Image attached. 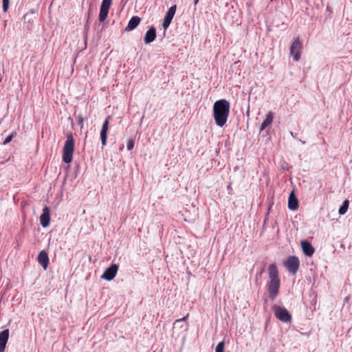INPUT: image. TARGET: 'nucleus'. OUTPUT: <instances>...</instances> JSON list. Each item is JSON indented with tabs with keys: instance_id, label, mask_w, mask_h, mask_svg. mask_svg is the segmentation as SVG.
<instances>
[{
	"instance_id": "nucleus-10",
	"label": "nucleus",
	"mask_w": 352,
	"mask_h": 352,
	"mask_svg": "<svg viewBox=\"0 0 352 352\" xmlns=\"http://www.w3.org/2000/svg\"><path fill=\"white\" fill-rule=\"evenodd\" d=\"M176 10V5H173L168 10L167 12L166 13L162 23V26L165 30L167 29L171 23L174 15L175 14Z\"/></svg>"
},
{
	"instance_id": "nucleus-3",
	"label": "nucleus",
	"mask_w": 352,
	"mask_h": 352,
	"mask_svg": "<svg viewBox=\"0 0 352 352\" xmlns=\"http://www.w3.org/2000/svg\"><path fill=\"white\" fill-rule=\"evenodd\" d=\"M75 140L72 133L67 134V140L63 146V161L69 164L73 159Z\"/></svg>"
},
{
	"instance_id": "nucleus-26",
	"label": "nucleus",
	"mask_w": 352,
	"mask_h": 352,
	"mask_svg": "<svg viewBox=\"0 0 352 352\" xmlns=\"http://www.w3.org/2000/svg\"><path fill=\"white\" fill-rule=\"evenodd\" d=\"M187 317H188V315H187L186 316L183 317V318H181V319L176 320H175V323L180 322H182V321H184V320H186Z\"/></svg>"
},
{
	"instance_id": "nucleus-14",
	"label": "nucleus",
	"mask_w": 352,
	"mask_h": 352,
	"mask_svg": "<svg viewBox=\"0 0 352 352\" xmlns=\"http://www.w3.org/2000/svg\"><path fill=\"white\" fill-rule=\"evenodd\" d=\"M156 38V29L155 27H151L146 32L144 41L146 44L153 42Z\"/></svg>"
},
{
	"instance_id": "nucleus-8",
	"label": "nucleus",
	"mask_w": 352,
	"mask_h": 352,
	"mask_svg": "<svg viewBox=\"0 0 352 352\" xmlns=\"http://www.w3.org/2000/svg\"><path fill=\"white\" fill-rule=\"evenodd\" d=\"M118 267L119 266L118 264H111L105 270L103 274L101 276V278L107 280H113L116 276Z\"/></svg>"
},
{
	"instance_id": "nucleus-11",
	"label": "nucleus",
	"mask_w": 352,
	"mask_h": 352,
	"mask_svg": "<svg viewBox=\"0 0 352 352\" xmlns=\"http://www.w3.org/2000/svg\"><path fill=\"white\" fill-rule=\"evenodd\" d=\"M50 223V210L49 207L45 206L40 217V223L43 228L49 226Z\"/></svg>"
},
{
	"instance_id": "nucleus-23",
	"label": "nucleus",
	"mask_w": 352,
	"mask_h": 352,
	"mask_svg": "<svg viewBox=\"0 0 352 352\" xmlns=\"http://www.w3.org/2000/svg\"><path fill=\"white\" fill-rule=\"evenodd\" d=\"M134 144H135V140L134 139H129L127 142V144H126V148H127V150L130 151L131 149H133V148L134 147Z\"/></svg>"
},
{
	"instance_id": "nucleus-13",
	"label": "nucleus",
	"mask_w": 352,
	"mask_h": 352,
	"mask_svg": "<svg viewBox=\"0 0 352 352\" xmlns=\"http://www.w3.org/2000/svg\"><path fill=\"white\" fill-rule=\"evenodd\" d=\"M9 329H6L0 332V352H4L9 338Z\"/></svg>"
},
{
	"instance_id": "nucleus-9",
	"label": "nucleus",
	"mask_w": 352,
	"mask_h": 352,
	"mask_svg": "<svg viewBox=\"0 0 352 352\" xmlns=\"http://www.w3.org/2000/svg\"><path fill=\"white\" fill-rule=\"evenodd\" d=\"M110 118H111L110 116L107 117L105 120L103 122L102 129L100 131V140H101L102 146H104L107 144Z\"/></svg>"
},
{
	"instance_id": "nucleus-29",
	"label": "nucleus",
	"mask_w": 352,
	"mask_h": 352,
	"mask_svg": "<svg viewBox=\"0 0 352 352\" xmlns=\"http://www.w3.org/2000/svg\"><path fill=\"white\" fill-rule=\"evenodd\" d=\"M227 189H228V190H229L230 189H232V188H231V185H228V186H227Z\"/></svg>"
},
{
	"instance_id": "nucleus-18",
	"label": "nucleus",
	"mask_w": 352,
	"mask_h": 352,
	"mask_svg": "<svg viewBox=\"0 0 352 352\" xmlns=\"http://www.w3.org/2000/svg\"><path fill=\"white\" fill-rule=\"evenodd\" d=\"M274 119V113L272 111L268 112L266 118L263 120L262 122L261 127H260V131H262L265 130L267 127L271 125L272 121Z\"/></svg>"
},
{
	"instance_id": "nucleus-27",
	"label": "nucleus",
	"mask_w": 352,
	"mask_h": 352,
	"mask_svg": "<svg viewBox=\"0 0 352 352\" xmlns=\"http://www.w3.org/2000/svg\"><path fill=\"white\" fill-rule=\"evenodd\" d=\"M263 272H264V267H263L261 270V271L256 274V276H261L262 275V274L263 273Z\"/></svg>"
},
{
	"instance_id": "nucleus-6",
	"label": "nucleus",
	"mask_w": 352,
	"mask_h": 352,
	"mask_svg": "<svg viewBox=\"0 0 352 352\" xmlns=\"http://www.w3.org/2000/svg\"><path fill=\"white\" fill-rule=\"evenodd\" d=\"M302 48V43L300 42L299 38H296L292 43L289 48L290 55L292 56L294 61L297 62L300 60Z\"/></svg>"
},
{
	"instance_id": "nucleus-28",
	"label": "nucleus",
	"mask_w": 352,
	"mask_h": 352,
	"mask_svg": "<svg viewBox=\"0 0 352 352\" xmlns=\"http://www.w3.org/2000/svg\"><path fill=\"white\" fill-rule=\"evenodd\" d=\"M199 0H194V6H196V5L198 3Z\"/></svg>"
},
{
	"instance_id": "nucleus-7",
	"label": "nucleus",
	"mask_w": 352,
	"mask_h": 352,
	"mask_svg": "<svg viewBox=\"0 0 352 352\" xmlns=\"http://www.w3.org/2000/svg\"><path fill=\"white\" fill-rule=\"evenodd\" d=\"M111 4L112 0H102L98 17L100 22H103L106 20Z\"/></svg>"
},
{
	"instance_id": "nucleus-1",
	"label": "nucleus",
	"mask_w": 352,
	"mask_h": 352,
	"mask_svg": "<svg viewBox=\"0 0 352 352\" xmlns=\"http://www.w3.org/2000/svg\"><path fill=\"white\" fill-rule=\"evenodd\" d=\"M230 103L226 99L217 100L213 104V116L215 124L223 127L227 122L230 113Z\"/></svg>"
},
{
	"instance_id": "nucleus-22",
	"label": "nucleus",
	"mask_w": 352,
	"mask_h": 352,
	"mask_svg": "<svg viewBox=\"0 0 352 352\" xmlns=\"http://www.w3.org/2000/svg\"><path fill=\"white\" fill-rule=\"evenodd\" d=\"M75 118L76 119L77 123L79 126H80V128L82 129L83 127V118L80 115H76L74 114Z\"/></svg>"
},
{
	"instance_id": "nucleus-4",
	"label": "nucleus",
	"mask_w": 352,
	"mask_h": 352,
	"mask_svg": "<svg viewBox=\"0 0 352 352\" xmlns=\"http://www.w3.org/2000/svg\"><path fill=\"white\" fill-rule=\"evenodd\" d=\"M272 310L274 313L275 316L283 322H291L292 315L289 312L283 307H280L277 305H274L272 307Z\"/></svg>"
},
{
	"instance_id": "nucleus-5",
	"label": "nucleus",
	"mask_w": 352,
	"mask_h": 352,
	"mask_svg": "<svg viewBox=\"0 0 352 352\" xmlns=\"http://www.w3.org/2000/svg\"><path fill=\"white\" fill-rule=\"evenodd\" d=\"M284 265L288 272L295 275L299 269L300 261L297 256H289L284 262Z\"/></svg>"
},
{
	"instance_id": "nucleus-17",
	"label": "nucleus",
	"mask_w": 352,
	"mask_h": 352,
	"mask_svg": "<svg viewBox=\"0 0 352 352\" xmlns=\"http://www.w3.org/2000/svg\"><path fill=\"white\" fill-rule=\"evenodd\" d=\"M141 19L138 16H133L129 20L127 26L125 28V31H131L136 28L140 24Z\"/></svg>"
},
{
	"instance_id": "nucleus-25",
	"label": "nucleus",
	"mask_w": 352,
	"mask_h": 352,
	"mask_svg": "<svg viewBox=\"0 0 352 352\" xmlns=\"http://www.w3.org/2000/svg\"><path fill=\"white\" fill-rule=\"evenodd\" d=\"M24 19L26 21L28 20V22L30 23H33L34 20L32 19H31L30 17V14H26L25 16H24Z\"/></svg>"
},
{
	"instance_id": "nucleus-21",
	"label": "nucleus",
	"mask_w": 352,
	"mask_h": 352,
	"mask_svg": "<svg viewBox=\"0 0 352 352\" xmlns=\"http://www.w3.org/2000/svg\"><path fill=\"white\" fill-rule=\"evenodd\" d=\"M224 342H219L215 349V352H224Z\"/></svg>"
},
{
	"instance_id": "nucleus-24",
	"label": "nucleus",
	"mask_w": 352,
	"mask_h": 352,
	"mask_svg": "<svg viewBox=\"0 0 352 352\" xmlns=\"http://www.w3.org/2000/svg\"><path fill=\"white\" fill-rule=\"evenodd\" d=\"M3 1V10L6 12L8 10L10 0H2Z\"/></svg>"
},
{
	"instance_id": "nucleus-19",
	"label": "nucleus",
	"mask_w": 352,
	"mask_h": 352,
	"mask_svg": "<svg viewBox=\"0 0 352 352\" xmlns=\"http://www.w3.org/2000/svg\"><path fill=\"white\" fill-rule=\"evenodd\" d=\"M349 200L346 199L343 201L342 206L340 207L338 212L340 215H344L349 208Z\"/></svg>"
},
{
	"instance_id": "nucleus-15",
	"label": "nucleus",
	"mask_w": 352,
	"mask_h": 352,
	"mask_svg": "<svg viewBox=\"0 0 352 352\" xmlns=\"http://www.w3.org/2000/svg\"><path fill=\"white\" fill-rule=\"evenodd\" d=\"M37 260L38 263L43 267L44 270H46L49 265V257L47 252L44 250L39 252Z\"/></svg>"
},
{
	"instance_id": "nucleus-20",
	"label": "nucleus",
	"mask_w": 352,
	"mask_h": 352,
	"mask_svg": "<svg viewBox=\"0 0 352 352\" xmlns=\"http://www.w3.org/2000/svg\"><path fill=\"white\" fill-rule=\"evenodd\" d=\"M16 133L12 132L10 135H8L3 141V144H7L10 143L14 137H16Z\"/></svg>"
},
{
	"instance_id": "nucleus-12",
	"label": "nucleus",
	"mask_w": 352,
	"mask_h": 352,
	"mask_svg": "<svg viewBox=\"0 0 352 352\" xmlns=\"http://www.w3.org/2000/svg\"><path fill=\"white\" fill-rule=\"evenodd\" d=\"M301 248L303 253L307 256H311L314 254L315 250L313 245L307 240L301 241Z\"/></svg>"
},
{
	"instance_id": "nucleus-16",
	"label": "nucleus",
	"mask_w": 352,
	"mask_h": 352,
	"mask_svg": "<svg viewBox=\"0 0 352 352\" xmlns=\"http://www.w3.org/2000/svg\"><path fill=\"white\" fill-rule=\"evenodd\" d=\"M298 200L292 191L288 198V208L291 210H296L298 208Z\"/></svg>"
},
{
	"instance_id": "nucleus-2",
	"label": "nucleus",
	"mask_w": 352,
	"mask_h": 352,
	"mask_svg": "<svg viewBox=\"0 0 352 352\" xmlns=\"http://www.w3.org/2000/svg\"><path fill=\"white\" fill-rule=\"evenodd\" d=\"M270 281L267 284L269 297L274 300L278 293L280 286V280L278 277V271L275 263H272L268 267Z\"/></svg>"
}]
</instances>
